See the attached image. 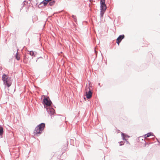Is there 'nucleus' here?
<instances>
[{
    "instance_id": "423d86ee",
    "label": "nucleus",
    "mask_w": 160,
    "mask_h": 160,
    "mask_svg": "<svg viewBox=\"0 0 160 160\" xmlns=\"http://www.w3.org/2000/svg\"><path fill=\"white\" fill-rule=\"evenodd\" d=\"M92 95V92L91 91V90L89 89V91L88 92H86V97L88 99L90 98Z\"/></svg>"
},
{
    "instance_id": "f8f14e48",
    "label": "nucleus",
    "mask_w": 160,
    "mask_h": 160,
    "mask_svg": "<svg viewBox=\"0 0 160 160\" xmlns=\"http://www.w3.org/2000/svg\"><path fill=\"white\" fill-rule=\"evenodd\" d=\"M42 4H43L44 6H46L47 4V1L46 0H43V1L41 2V5Z\"/></svg>"
},
{
    "instance_id": "9d476101",
    "label": "nucleus",
    "mask_w": 160,
    "mask_h": 160,
    "mask_svg": "<svg viewBox=\"0 0 160 160\" xmlns=\"http://www.w3.org/2000/svg\"><path fill=\"white\" fill-rule=\"evenodd\" d=\"M124 38V35L123 34L120 35L119 36V37L117 39L118 40H119L121 41Z\"/></svg>"
},
{
    "instance_id": "2eb2a0df",
    "label": "nucleus",
    "mask_w": 160,
    "mask_h": 160,
    "mask_svg": "<svg viewBox=\"0 0 160 160\" xmlns=\"http://www.w3.org/2000/svg\"><path fill=\"white\" fill-rule=\"evenodd\" d=\"M72 17L74 19L75 22H76L77 20L76 16L74 15H72Z\"/></svg>"
},
{
    "instance_id": "a878e982",
    "label": "nucleus",
    "mask_w": 160,
    "mask_h": 160,
    "mask_svg": "<svg viewBox=\"0 0 160 160\" xmlns=\"http://www.w3.org/2000/svg\"><path fill=\"white\" fill-rule=\"evenodd\" d=\"M43 25L44 26V23L43 24Z\"/></svg>"
},
{
    "instance_id": "b1692460",
    "label": "nucleus",
    "mask_w": 160,
    "mask_h": 160,
    "mask_svg": "<svg viewBox=\"0 0 160 160\" xmlns=\"http://www.w3.org/2000/svg\"><path fill=\"white\" fill-rule=\"evenodd\" d=\"M127 141V143H129L128 141Z\"/></svg>"
},
{
    "instance_id": "20e7f679",
    "label": "nucleus",
    "mask_w": 160,
    "mask_h": 160,
    "mask_svg": "<svg viewBox=\"0 0 160 160\" xmlns=\"http://www.w3.org/2000/svg\"><path fill=\"white\" fill-rule=\"evenodd\" d=\"M150 136H154V137H155L154 135H153V133L150 132H148V133H147V134H146L145 135L144 137H140L139 138V139H140V138H144V139L143 140V141H144V142L143 143H145V145L146 144H148V143H146V142L145 141V138H147V137H148Z\"/></svg>"
},
{
    "instance_id": "7ed1b4c3",
    "label": "nucleus",
    "mask_w": 160,
    "mask_h": 160,
    "mask_svg": "<svg viewBox=\"0 0 160 160\" xmlns=\"http://www.w3.org/2000/svg\"><path fill=\"white\" fill-rule=\"evenodd\" d=\"M33 134L34 135L39 136L40 134V124H39L36 127L34 131Z\"/></svg>"
},
{
    "instance_id": "f257e3e1",
    "label": "nucleus",
    "mask_w": 160,
    "mask_h": 160,
    "mask_svg": "<svg viewBox=\"0 0 160 160\" xmlns=\"http://www.w3.org/2000/svg\"><path fill=\"white\" fill-rule=\"evenodd\" d=\"M46 96L44 95H42V97L41 99L43 98L42 103L44 105L45 108H46V110L48 113L51 116L54 115L55 113V110L51 106L52 104V102L49 99L48 97H46Z\"/></svg>"
},
{
    "instance_id": "1a4fd4ad",
    "label": "nucleus",
    "mask_w": 160,
    "mask_h": 160,
    "mask_svg": "<svg viewBox=\"0 0 160 160\" xmlns=\"http://www.w3.org/2000/svg\"><path fill=\"white\" fill-rule=\"evenodd\" d=\"M45 127V124L44 123H41V134L42 133V131H43L44 128Z\"/></svg>"
},
{
    "instance_id": "a211bd4d",
    "label": "nucleus",
    "mask_w": 160,
    "mask_h": 160,
    "mask_svg": "<svg viewBox=\"0 0 160 160\" xmlns=\"http://www.w3.org/2000/svg\"><path fill=\"white\" fill-rule=\"evenodd\" d=\"M124 142L123 141H121L119 142L120 146H122L124 144Z\"/></svg>"
},
{
    "instance_id": "6ab92c4d",
    "label": "nucleus",
    "mask_w": 160,
    "mask_h": 160,
    "mask_svg": "<svg viewBox=\"0 0 160 160\" xmlns=\"http://www.w3.org/2000/svg\"><path fill=\"white\" fill-rule=\"evenodd\" d=\"M116 42L119 45V43L120 42H121L119 40H118L117 39V40H116Z\"/></svg>"
},
{
    "instance_id": "bb28decb",
    "label": "nucleus",
    "mask_w": 160,
    "mask_h": 160,
    "mask_svg": "<svg viewBox=\"0 0 160 160\" xmlns=\"http://www.w3.org/2000/svg\"><path fill=\"white\" fill-rule=\"evenodd\" d=\"M40 45H41V46H42V45L41 43L40 44Z\"/></svg>"
},
{
    "instance_id": "f3484780",
    "label": "nucleus",
    "mask_w": 160,
    "mask_h": 160,
    "mask_svg": "<svg viewBox=\"0 0 160 160\" xmlns=\"http://www.w3.org/2000/svg\"><path fill=\"white\" fill-rule=\"evenodd\" d=\"M28 4V2L26 0L24 1L22 3V5H23V6H24L25 5H26V4Z\"/></svg>"
},
{
    "instance_id": "0eeeda50",
    "label": "nucleus",
    "mask_w": 160,
    "mask_h": 160,
    "mask_svg": "<svg viewBox=\"0 0 160 160\" xmlns=\"http://www.w3.org/2000/svg\"><path fill=\"white\" fill-rule=\"evenodd\" d=\"M100 9V17L101 19H102L103 18V15L104 14V13L105 10H104V9Z\"/></svg>"
},
{
    "instance_id": "ddd939ff",
    "label": "nucleus",
    "mask_w": 160,
    "mask_h": 160,
    "mask_svg": "<svg viewBox=\"0 0 160 160\" xmlns=\"http://www.w3.org/2000/svg\"><path fill=\"white\" fill-rule=\"evenodd\" d=\"M30 55H31V56H35V54H36V53H35L34 52L32 51H30L29 52V53Z\"/></svg>"
},
{
    "instance_id": "9b49d317",
    "label": "nucleus",
    "mask_w": 160,
    "mask_h": 160,
    "mask_svg": "<svg viewBox=\"0 0 160 160\" xmlns=\"http://www.w3.org/2000/svg\"><path fill=\"white\" fill-rule=\"evenodd\" d=\"M3 133V129L2 127L0 125V136H2Z\"/></svg>"
},
{
    "instance_id": "4468645a",
    "label": "nucleus",
    "mask_w": 160,
    "mask_h": 160,
    "mask_svg": "<svg viewBox=\"0 0 160 160\" xmlns=\"http://www.w3.org/2000/svg\"><path fill=\"white\" fill-rule=\"evenodd\" d=\"M55 3V1L54 0H52L49 2V4L50 6H52L54 5Z\"/></svg>"
},
{
    "instance_id": "393cba45",
    "label": "nucleus",
    "mask_w": 160,
    "mask_h": 160,
    "mask_svg": "<svg viewBox=\"0 0 160 160\" xmlns=\"http://www.w3.org/2000/svg\"><path fill=\"white\" fill-rule=\"evenodd\" d=\"M38 3H37V4H36V5H38Z\"/></svg>"
},
{
    "instance_id": "39448f33",
    "label": "nucleus",
    "mask_w": 160,
    "mask_h": 160,
    "mask_svg": "<svg viewBox=\"0 0 160 160\" xmlns=\"http://www.w3.org/2000/svg\"><path fill=\"white\" fill-rule=\"evenodd\" d=\"M100 9H104L106 10L107 8L106 5L105 3V0H100Z\"/></svg>"
},
{
    "instance_id": "4be33fe9",
    "label": "nucleus",
    "mask_w": 160,
    "mask_h": 160,
    "mask_svg": "<svg viewBox=\"0 0 160 160\" xmlns=\"http://www.w3.org/2000/svg\"><path fill=\"white\" fill-rule=\"evenodd\" d=\"M156 139L158 141V142H159V141H158V139H157V138H156Z\"/></svg>"
},
{
    "instance_id": "5701e85b",
    "label": "nucleus",
    "mask_w": 160,
    "mask_h": 160,
    "mask_svg": "<svg viewBox=\"0 0 160 160\" xmlns=\"http://www.w3.org/2000/svg\"><path fill=\"white\" fill-rule=\"evenodd\" d=\"M95 53H96V50H95Z\"/></svg>"
},
{
    "instance_id": "6e6552de",
    "label": "nucleus",
    "mask_w": 160,
    "mask_h": 160,
    "mask_svg": "<svg viewBox=\"0 0 160 160\" xmlns=\"http://www.w3.org/2000/svg\"><path fill=\"white\" fill-rule=\"evenodd\" d=\"M121 135L122 139L124 140L125 141H127V139L125 138V137H129V136L128 135H125L123 132H121Z\"/></svg>"
},
{
    "instance_id": "412c9836",
    "label": "nucleus",
    "mask_w": 160,
    "mask_h": 160,
    "mask_svg": "<svg viewBox=\"0 0 160 160\" xmlns=\"http://www.w3.org/2000/svg\"><path fill=\"white\" fill-rule=\"evenodd\" d=\"M40 4H39L38 5V7L39 8H40L39 7V5Z\"/></svg>"
},
{
    "instance_id": "aec40b11",
    "label": "nucleus",
    "mask_w": 160,
    "mask_h": 160,
    "mask_svg": "<svg viewBox=\"0 0 160 160\" xmlns=\"http://www.w3.org/2000/svg\"><path fill=\"white\" fill-rule=\"evenodd\" d=\"M52 0H47L46 1H47V3H48V2H50Z\"/></svg>"
},
{
    "instance_id": "f03ea898",
    "label": "nucleus",
    "mask_w": 160,
    "mask_h": 160,
    "mask_svg": "<svg viewBox=\"0 0 160 160\" xmlns=\"http://www.w3.org/2000/svg\"><path fill=\"white\" fill-rule=\"evenodd\" d=\"M2 78L4 84L7 86L8 87H9L11 85V80L10 78H9L8 75H6L5 74H3L2 76Z\"/></svg>"
},
{
    "instance_id": "dca6fc26",
    "label": "nucleus",
    "mask_w": 160,
    "mask_h": 160,
    "mask_svg": "<svg viewBox=\"0 0 160 160\" xmlns=\"http://www.w3.org/2000/svg\"><path fill=\"white\" fill-rule=\"evenodd\" d=\"M16 59L18 60H20V57L19 56H18V52H17V53H16Z\"/></svg>"
}]
</instances>
